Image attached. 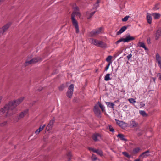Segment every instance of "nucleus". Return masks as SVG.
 Wrapping results in <instances>:
<instances>
[{
	"label": "nucleus",
	"instance_id": "1",
	"mask_svg": "<svg viewBox=\"0 0 161 161\" xmlns=\"http://www.w3.org/2000/svg\"><path fill=\"white\" fill-rule=\"evenodd\" d=\"M73 11L71 15V19L73 25L76 29V32L78 33L79 32V28L78 25V23L77 21L75 19V16L78 17L80 16V14L79 12V7L76 6L73 8Z\"/></svg>",
	"mask_w": 161,
	"mask_h": 161
},
{
	"label": "nucleus",
	"instance_id": "2",
	"mask_svg": "<svg viewBox=\"0 0 161 161\" xmlns=\"http://www.w3.org/2000/svg\"><path fill=\"white\" fill-rule=\"evenodd\" d=\"M24 99V97H22L11 102V114H14L17 112L18 110L16 107L22 102Z\"/></svg>",
	"mask_w": 161,
	"mask_h": 161
},
{
	"label": "nucleus",
	"instance_id": "3",
	"mask_svg": "<svg viewBox=\"0 0 161 161\" xmlns=\"http://www.w3.org/2000/svg\"><path fill=\"white\" fill-rule=\"evenodd\" d=\"M10 102L6 104L0 110V112L2 114L6 113V116H10Z\"/></svg>",
	"mask_w": 161,
	"mask_h": 161
},
{
	"label": "nucleus",
	"instance_id": "4",
	"mask_svg": "<svg viewBox=\"0 0 161 161\" xmlns=\"http://www.w3.org/2000/svg\"><path fill=\"white\" fill-rule=\"evenodd\" d=\"M41 58L40 57H37L33 58L30 61L26 60L25 63L24 65L25 66H26L29 64L36 63L41 60Z\"/></svg>",
	"mask_w": 161,
	"mask_h": 161
},
{
	"label": "nucleus",
	"instance_id": "5",
	"mask_svg": "<svg viewBox=\"0 0 161 161\" xmlns=\"http://www.w3.org/2000/svg\"><path fill=\"white\" fill-rule=\"evenodd\" d=\"M74 85L73 84H71L69 86L68 91L66 93L67 96L69 98H71L73 94L74 91Z\"/></svg>",
	"mask_w": 161,
	"mask_h": 161
},
{
	"label": "nucleus",
	"instance_id": "6",
	"mask_svg": "<svg viewBox=\"0 0 161 161\" xmlns=\"http://www.w3.org/2000/svg\"><path fill=\"white\" fill-rule=\"evenodd\" d=\"M28 109H26L19 113L16 118L17 121H19L21 119L23 118L28 113Z\"/></svg>",
	"mask_w": 161,
	"mask_h": 161
},
{
	"label": "nucleus",
	"instance_id": "7",
	"mask_svg": "<svg viewBox=\"0 0 161 161\" xmlns=\"http://www.w3.org/2000/svg\"><path fill=\"white\" fill-rule=\"evenodd\" d=\"M93 111L97 117H101V112L98 105H95L94 107Z\"/></svg>",
	"mask_w": 161,
	"mask_h": 161
},
{
	"label": "nucleus",
	"instance_id": "8",
	"mask_svg": "<svg viewBox=\"0 0 161 161\" xmlns=\"http://www.w3.org/2000/svg\"><path fill=\"white\" fill-rule=\"evenodd\" d=\"M138 123L133 119L129 121V125L128 126L130 128H135L138 127Z\"/></svg>",
	"mask_w": 161,
	"mask_h": 161
},
{
	"label": "nucleus",
	"instance_id": "9",
	"mask_svg": "<svg viewBox=\"0 0 161 161\" xmlns=\"http://www.w3.org/2000/svg\"><path fill=\"white\" fill-rule=\"evenodd\" d=\"M101 135L97 133L94 134L92 136V138L95 142H97L101 139Z\"/></svg>",
	"mask_w": 161,
	"mask_h": 161
},
{
	"label": "nucleus",
	"instance_id": "10",
	"mask_svg": "<svg viewBox=\"0 0 161 161\" xmlns=\"http://www.w3.org/2000/svg\"><path fill=\"white\" fill-rule=\"evenodd\" d=\"M124 39V42H128L130 41L134 40L135 39V38L133 36H130V34H128L126 35L125 38Z\"/></svg>",
	"mask_w": 161,
	"mask_h": 161
},
{
	"label": "nucleus",
	"instance_id": "11",
	"mask_svg": "<svg viewBox=\"0 0 161 161\" xmlns=\"http://www.w3.org/2000/svg\"><path fill=\"white\" fill-rule=\"evenodd\" d=\"M156 62L158 63V66L161 69V57L158 53L156 54Z\"/></svg>",
	"mask_w": 161,
	"mask_h": 161
},
{
	"label": "nucleus",
	"instance_id": "12",
	"mask_svg": "<svg viewBox=\"0 0 161 161\" xmlns=\"http://www.w3.org/2000/svg\"><path fill=\"white\" fill-rule=\"evenodd\" d=\"M10 26V24L9 23H8L4 25L3 27H2V28L1 29V31L0 32L1 33L3 34L7 31L8 29L9 28Z\"/></svg>",
	"mask_w": 161,
	"mask_h": 161
},
{
	"label": "nucleus",
	"instance_id": "13",
	"mask_svg": "<svg viewBox=\"0 0 161 161\" xmlns=\"http://www.w3.org/2000/svg\"><path fill=\"white\" fill-rule=\"evenodd\" d=\"M149 152V150H147L142 153L139 156V158H147L150 155Z\"/></svg>",
	"mask_w": 161,
	"mask_h": 161
},
{
	"label": "nucleus",
	"instance_id": "14",
	"mask_svg": "<svg viewBox=\"0 0 161 161\" xmlns=\"http://www.w3.org/2000/svg\"><path fill=\"white\" fill-rule=\"evenodd\" d=\"M161 36V29L158 28L156 31L155 38L156 40H158Z\"/></svg>",
	"mask_w": 161,
	"mask_h": 161
},
{
	"label": "nucleus",
	"instance_id": "15",
	"mask_svg": "<svg viewBox=\"0 0 161 161\" xmlns=\"http://www.w3.org/2000/svg\"><path fill=\"white\" fill-rule=\"evenodd\" d=\"M117 123L122 129H124L127 126L126 123L123 121L117 120Z\"/></svg>",
	"mask_w": 161,
	"mask_h": 161
},
{
	"label": "nucleus",
	"instance_id": "16",
	"mask_svg": "<svg viewBox=\"0 0 161 161\" xmlns=\"http://www.w3.org/2000/svg\"><path fill=\"white\" fill-rule=\"evenodd\" d=\"M102 28H100L98 29L92 31L91 32V34L92 36H95L99 34L101 31Z\"/></svg>",
	"mask_w": 161,
	"mask_h": 161
},
{
	"label": "nucleus",
	"instance_id": "17",
	"mask_svg": "<svg viewBox=\"0 0 161 161\" xmlns=\"http://www.w3.org/2000/svg\"><path fill=\"white\" fill-rule=\"evenodd\" d=\"M54 122V119H52L50 121L47 127V128L48 130H50L52 129Z\"/></svg>",
	"mask_w": 161,
	"mask_h": 161
},
{
	"label": "nucleus",
	"instance_id": "18",
	"mask_svg": "<svg viewBox=\"0 0 161 161\" xmlns=\"http://www.w3.org/2000/svg\"><path fill=\"white\" fill-rule=\"evenodd\" d=\"M46 124H44L43 125H41L40 126V127L39 128V129H37L35 131V133L36 134V135H37L38 134H39V132H41V131H42L43 129L46 126Z\"/></svg>",
	"mask_w": 161,
	"mask_h": 161
},
{
	"label": "nucleus",
	"instance_id": "19",
	"mask_svg": "<svg viewBox=\"0 0 161 161\" xmlns=\"http://www.w3.org/2000/svg\"><path fill=\"white\" fill-rule=\"evenodd\" d=\"M101 0H97L96 3L94 4L93 7L92 8V9L95 10L96 11L97 8L99 7V3H100Z\"/></svg>",
	"mask_w": 161,
	"mask_h": 161
},
{
	"label": "nucleus",
	"instance_id": "20",
	"mask_svg": "<svg viewBox=\"0 0 161 161\" xmlns=\"http://www.w3.org/2000/svg\"><path fill=\"white\" fill-rule=\"evenodd\" d=\"M99 41H98L93 39H91L89 40L90 42L92 44L96 46H97L98 43H99Z\"/></svg>",
	"mask_w": 161,
	"mask_h": 161
},
{
	"label": "nucleus",
	"instance_id": "21",
	"mask_svg": "<svg viewBox=\"0 0 161 161\" xmlns=\"http://www.w3.org/2000/svg\"><path fill=\"white\" fill-rule=\"evenodd\" d=\"M117 137H119L121 140L127 141V139L125 138V136L122 134H119L117 136Z\"/></svg>",
	"mask_w": 161,
	"mask_h": 161
},
{
	"label": "nucleus",
	"instance_id": "22",
	"mask_svg": "<svg viewBox=\"0 0 161 161\" xmlns=\"http://www.w3.org/2000/svg\"><path fill=\"white\" fill-rule=\"evenodd\" d=\"M127 28V27L124 26L122 27L119 30L117 33V35H119L123 32Z\"/></svg>",
	"mask_w": 161,
	"mask_h": 161
},
{
	"label": "nucleus",
	"instance_id": "23",
	"mask_svg": "<svg viewBox=\"0 0 161 161\" xmlns=\"http://www.w3.org/2000/svg\"><path fill=\"white\" fill-rule=\"evenodd\" d=\"M97 47L102 48H105L106 47V45L105 43H103L101 41H100L99 43H98Z\"/></svg>",
	"mask_w": 161,
	"mask_h": 161
},
{
	"label": "nucleus",
	"instance_id": "24",
	"mask_svg": "<svg viewBox=\"0 0 161 161\" xmlns=\"http://www.w3.org/2000/svg\"><path fill=\"white\" fill-rule=\"evenodd\" d=\"M147 22L151 24L152 23V18L151 17V14L149 13L147 14Z\"/></svg>",
	"mask_w": 161,
	"mask_h": 161
},
{
	"label": "nucleus",
	"instance_id": "25",
	"mask_svg": "<svg viewBox=\"0 0 161 161\" xmlns=\"http://www.w3.org/2000/svg\"><path fill=\"white\" fill-rule=\"evenodd\" d=\"M139 45L140 47L144 48L145 50H148V48L146 47L144 43L142 42H139Z\"/></svg>",
	"mask_w": 161,
	"mask_h": 161
},
{
	"label": "nucleus",
	"instance_id": "26",
	"mask_svg": "<svg viewBox=\"0 0 161 161\" xmlns=\"http://www.w3.org/2000/svg\"><path fill=\"white\" fill-rule=\"evenodd\" d=\"M105 103L108 107L109 108H114V104L113 103L106 102Z\"/></svg>",
	"mask_w": 161,
	"mask_h": 161
},
{
	"label": "nucleus",
	"instance_id": "27",
	"mask_svg": "<svg viewBox=\"0 0 161 161\" xmlns=\"http://www.w3.org/2000/svg\"><path fill=\"white\" fill-rule=\"evenodd\" d=\"M96 12V11H94L91 13H89L88 12H87L86 13V15L87 16L89 15V16L87 18V19H88L90 18H91L94 14Z\"/></svg>",
	"mask_w": 161,
	"mask_h": 161
},
{
	"label": "nucleus",
	"instance_id": "28",
	"mask_svg": "<svg viewBox=\"0 0 161 161\" xmlns=\"http://www.w3.org/2000/svg\"><path fill=\"white\" fill-rule=\"evenodd\" d=\"M153 14L154 15V18L156 19H159L161 16L160 14L159 13H154Z\"/></svg>",
	"mask_w": 161,
	"mask_h": 161
},
{
	"label": "nucleus",
	"instance_id": "29",
	"mask_svg": "<svg viewBox=\"0 0 161 161\" xmlns=\"http://www.w3.org/2000/svg\"><path fill=\"white\" fill-rule=\"evenodd\" d=\"M95 153L99 155L100 156L103 155V153L102 151L100 149H96V151H95Z\"/></svg>",
	"mask_w": 161,
	"mask_h": 161
},
{
	"label": "nucleus",
	"instance_id": "30",
	"mask_svg": "<svg viewBox=\"0 0 161 161\" xmlns=\"http://www.w3.org/2000/svg\"><path fill=\"white\" fill-rule=\"evenodd\" d=\"M111 80V78L110 77V74H107L105 76L104 80L105 81H107Z\"/></svg>",
	"mask_w": 161,
	"mask_h": 161
},
{
	"label": "nucleus",
	"instance_id": "31",
	"mask_svg": "<svg viewBox=\"0 0 161 161\" xmlns=\"http://www.w3.org/2000/svg\"><path fill=\"white\" fill-rule=\"evenodd\" d=\"M98 107L99 106L102 111H103L104 110L105 108V107L104 106L102 105L101 103H100V102L99 101L98 102Z\"/></svg>",
	"mask_w": 161,
	"mask_h": 161
},
{
	"label": "nucleus",
	"instance_id": "32",
	"mask_svg": "<svg viewBox=\"0 0 161 161\" xmlns=\"http://www.w3.org/2000/svg\"><path fill=\"white\" fill-rule=\"evenodd\" d=\"M140 150V149L139 147H137V148H134L133 149V153L134 154H136V153H138Z\"/></svg>",
	"mask_w": 161,
	"mask_h": 161
},
{
	"label": "nucleus",
	"instance_id": "33",
	"mask_svg": "<svg viewBox=\"0 0 161 161\" xmlns=\"http://www.w3.org/2000/svg\"><path fill=\"white\" fill-rule=\"evenodd\" d=\"M140 114L143 116H146L147 114L145 111L144 110H141L139 111Z\"/></svg>",
	"mask_w": 161,
	"mask_h": 161
},
{
	"label": "nucleus",
	"instance_id": "34",
	"mask_svg": "<svg viewBox=\"0 0 161 161\" xmlns=\"http://www.w3.org/2000/svg\"><path fill=\"white\" fill-rule=\"evenodd\" d=\"M159 4H157L155 5L154 8H153V10L155 11H156V10H158L159 9Z\"/></svg>",
	"mask_w": 161,
	"mask_h": 161
},
{
	"label": "nucleus",
	"instance_id": "35",
	"mask_svg": "<svg viewBox=\"0 0 161 161\" xmlns=\"http://www.w3.org/2000/svg\"><path fill=\"white\" fill-rule=\"evenodd\" d=\"M122 154L124 155L126 157L130 158L131 157V156L130 155L127 153L126 152H122Z\"/></svg>",
	"mask_w": 161,
	"mask_h": 161
},
{
	"label": "nucleus",
	"instance_id": "36",
	"mask_svg": "<svg viewBox=\"0 0 161 161\" xmlns=\"http://www.w3.org/2000/svg\"><path fill=\"white\" fill-rule=\"evenodd\" d=\"M112 56H108L106 58V61L108 62H109V63L110 62H111V60L112 59Z\"/></svg>",
	"mask_w": 161,
	"mask_h": 161
},
{
	"label": "nucleus",
	"instance_id": "37",
	"mask_svg": "<svg viewBox=\"0 0 161 161\" xmlns=\"http://www.w3.org/2000/svg\"><path fill=\"white\" fill-rule=\"evenodd\" d=\"M129 17V15L126 16L122 19V21H123L125 22L127 20Z\"/></svg>",
	"mask_w": 161,
	"mask_h": 161
},
{
	"label": "nucleus",
	"instance_id": "38",
	"mask_svg": "<svg viewBox=\"0 0 161 161\" xmlns=\"http://www.w3.org/2000/svg\"><path fill=\"white\" fill-rule=\"evenodd\" d=\"M129 102L132 103H134L136 102L135 100L133 98H130L129 99Z\"/></svg>",
	"mask_w": 161,
	"mask_h": 161
},
{
	"label": "nucleus",
	"instance_id": "39",
	"mask_svg": "<svg viewBox=\"0 0 161 161\" xmlns=\"http://www.w3.org/2000/svg\"><path fill=\"white\" fill-rule=\"evenodd\" d=\"M108 127L109 129V130L110 131H111L112 132H114V129L112 127V126L110 125H108Z\"/></svg>",
	"mask_w": 161,
	"mask_h": 161
},
{
	"label": "nucleus",
	"instance_id": "40",
	"mask_svg": "<svg viewBox=\"0 0 161 161\" xmlns=\"http://www.w3.org/2000/svg\"><path fill=\"white\" fill-rule=\"evenodd\" d=\"M112 63V62H110L107 65L106 67V69H105V71H107L108 70V69L109 68V67L110 64Z\"/></svg>",
	"mask_w": 161,
	"mask_h": 161
},
{
	"label": "nucleus",
	"instance_id": "41",
	"mask_svg": "<svg viewBox=\"0 0 161 161\" xmlns=\"http://www.w3.org/2000/svg\"><path fill=\"white\" fill-rule=\"evenodd\" d=\"M7 121H4L2 123L0 124V126H4L6 125L7 124Z\"/></svg>",
	"mask_w": 161,
	"mask_h": 161
},
{
	"label": "nucleus",
	"instance_id": "42",
	"mask_svg": "<svg viewBox=\"0 0 161 161\" xmlns=\"http://www.w3.org/2000/svg\"><path fill=\"white\" fill-rule=\"evenodd\" d=\"M64 88V85H62L61 86L59 87V90L60 91H62L63 89Z\"/></svg>",
	"mask_w": 161,
	"mask_h": 161
},
{
	"label": "nucleus",
	"instance_id": "43",
	"mask_svg": "<svg viewBox=\"0 0 161 161\" xmlns=\"http://www.w3.org/2000/svg\"><path fill=\"white\" fill-rule=\"evenodd\" d=\"M92 158L94 160H96L97 158V157H96L94 155H92Z\"/></svg>",
	"mask_w": 161,
	"mask_h": 161
},
{
	"label": "nucleus",
	"instance_id": "44",
	"mask_svg": "<svg viewBox=\"0 0 161 161\" xmlns=\"http://www.w3.org/2000/svg\"><path fill=\"white\" fill-rule=\"evenodd\" d=\"M118 41L119 42V43L122 42H124L125 39L123 38H121Z\"/></svg>",
	"mask_w": 161,
	"mask_h": 161
},
{
	"label": "nucleus",
	"instance_id": "45",
	"mask_svg": "<svg viewBox=\"0 0 161 161\" xmlns=\"http://www.w3.org/2000/svg\"><path fill=\"white\" fill-rule=\"evenodd\" d=\"M118 41L119 42V43L122 42H124L125 39L123 38H121Z\"/></svg>",
	"mask_w": 161,
	"mask_h": 161
},
{
	"label": "nucleus",
	"instance_id": "46",
	"mask_svg": "<svg viewBox=\"0 0 161 161\" xmlns=\"http://www.w3.org/2000/svg\"><path fill=\"white\" fill-rule=\"evenodd\" d=\"M157 76L161 80V74L160 73L158 74Z\"/></svg>",
	"mask_w": 161,
	"mask_h": 161
},
{
	"label": "nucleus",
	"instance_id": "47",
	"mask_svg": "<svg viewBox=\"0 0 161 161\" xmlns=\"http://www.w3.org/2000/svg\"><path fill=\"white\" fill-rule=\"evenodd\" d=\"M132 56V55L131 54H129L127 56V58L128 59H130Z\"/></svg>",
	"mask_w": 161,
	"mask_h": 161
},
{
	"label": "nucleus",
	"instance_id": "48",
	"mask_svg": "<svg viewBox=\"0 0 161 161\" xmlns=\"http://www.w3.org/2000/svg\"><path fill=\"white\" fill-rule=\"evenodd\" d=\"M89 150L92 151L94 152H95V151H96V149L92 148H89Z\"/></svg>",
	"mask_w": 161,
	"mask_h": 161
},
{
	"label": "nucleus",
	"instance_id": "49",
	"mask_svg": "<svg viewBox=\"0 0 161 161\" xmlns=\"http://www.w3.org/2000/svg\"><path fill=\"white\" fill-rule=\"evenodd\" d=\"M145 106V104L143 103H141L140 104L141 107H142Z\"/></svg>",
	"mask_w": 161,
	"mask_h": 161
},
{
	"label": "nucleus",
	"instance_id": "50",
	"mask_svg": "<svg viewBox=\"0 0 161 161\" xmlns=\"http://www.w3.org/2000/svg\"><path fill=\"white\" fill-rule=\"evenodd\" d=\"M147 42L148 43H150V38L147 39Z\"/></svg>",
	"mask_w": 161,
	"mask_h": 161
},
{
	"label": "nucleus",
	"instance_id": "51",
	"mask_svg": "<svg viewBox=\"0 0 161 161\" xmlns=\"http://www.w3.org/2000/svg\"><path fill=\"white\" fill-rule=\"evenodd\" d=\"M119 43V41H116V42H115V44L117 45H118V44Z\"/></svg>",
	"mask_w": 161,
	"mask_h": 161
},
{
	"label": "nucleus",
	"instance_id": "52",
	"mask_svg": "<svg viewBox=\"0 0 161 161\" xmlns=\"http://www.w3.org/2000/svg\"><path fill=\"white\" fill-rule=\"evenodd\" d=\"M134 161H140V160L139 159H137L135 160Z\"/></svg>",
	"mask_w": 161,
	"mask_h": 161
},
{
	"label": "nucleus",
	"instance_id": "53",
	"mask_svg": "<svg viewBox=\"0 0 161 161\" xmlns=\"http://www.w3.org/2000/svg\"><path fill=\"white\" fill-rule=\"evenodd\" d=\"M118 70V68H117L116 69H115V71L116 72Z\"/></svg>",
	"mask_w": 161,
	"mask_h": 161
},
{
	"label": "nucleus",
	"instance_id": "54",
	"mask_svg": "<svg viewBox=\"0 0 161 161\" xmlns=\"http://www.w3.org/2000/svg\"><path fill=\"white\" fill-rule=\"evenodd\" d=\"M4 0H0V3L3 1Z\"/></svg>",
	"mask_w": 161,
	"mask_h": 161
},
{
	"label": "nucleus",
	"instance_id": "55",
	"mask_svg": "<svg viewBox=\"0 0 161 161\" xmlns=\"http://www.w3.org/2000/svg\"><path fill=\"white\" fill-rule=\"evenodd\" d=\"M138 135H139V136H140V135H141V134H140V133H138Z\"/></svg>",
	"mask_w": 161,
	"mask_h": 161
},
{
	"label": "nucleus",
	"instance_id": "56",
	"mask_svg": "<svg viewBox=\"0 0 161 161\" xmlns=\"http://www.w3.org/2000/svg\"><path fill=\"white\" fill-rule=\"evenodd\" d=\"M14 148H16V146H14Z\"/></svg>",
	"mask_w": 161,
	"mask_h": 161
},
{
	"label": "nucleus",
	"instance_id": "57",
	"mask_svg": "<svg viewBox=\"0 0 161 161\" xmlns=\"http://www.w3.org/2000/svg\"><path fill=\"white\" fill-rule=\"evenodd\" d=\"M70 159H70V158H69L68 161H70Z\"/></svg>",
	"mask_w": 161,
	"mask_h": 161
},
{
	"label": "nucleus",
	"instance_id": "58",
	"mask_svg": "<svg viewBox=\"0 0 161 161\" xmlns=\"http://www.w3.org/2000/svg\"><path fill=\"white\" fill-rule=\"evenodd\" d=\"M155 78H153V80H154V81H155Z\"/></svg>",
	"mask_w": 161,
	"mask_h": 161
},
{
	"label": "nucleus",
	"instance_id": "59",
	"mask_svg": "<svg viewBox=\"0 0 161 161\" xmlns=\"http://www.w3.org/2000/svg\"><path fill=\"white\" fill-rule=\"evenodd\" d=\"M69 155H70V153H69Z\"/></svg>",
	"mask_w": 161,
	"mask_h": 161
},
{
	"label": "nucleus",
	"instance_id": "60",
	"mask_svg": "<svg viewBox=\"0 0 161 161\" xmlns=\"http://www.w3.org/2000/svg\"><path fill=\"white\" fill-rule=\"evenodd\" d=\"M42 89H41L39 90V91H41V90H42Z\"/></svg>",
	"mask_w": 161,
	"mask_h": 161
}]
</instances>
